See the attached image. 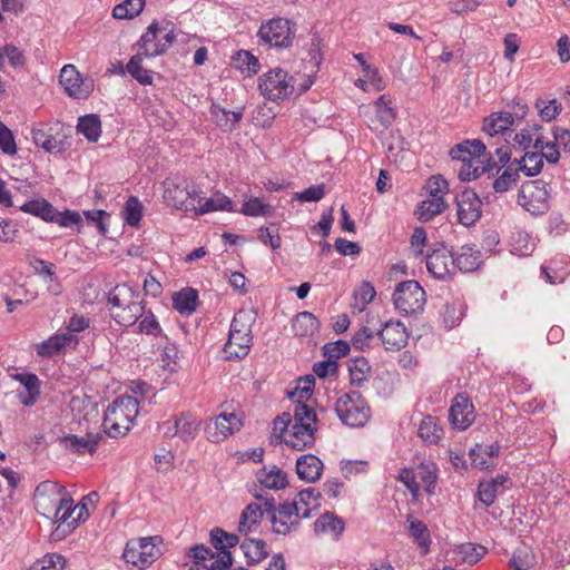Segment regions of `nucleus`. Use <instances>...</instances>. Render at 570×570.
<instances>
[{"label":"nucleus","mask_w":570,"mask_h":570,"mask_svg":"<svg viewBox=\"0 0 570 570\" xmlns=\"http://www.w3.org/2000/svg\"><path fill=\"white\" fill-rule=\"evenodd\" d=\"M558 144L554 141L546 140L543 136H537L534 140V149L542 155L549 164H557L560 159Z\"/></svg>","instance_id":"obj_49"},{"label":"nucleus","mask_w":570,"mask_h":570,"mask_svg":"<svg viewBox=\"0 0 570 570\" xmlns=\"http://www.w3.org/2000/svg\"><path fill=\"white\" fill-rule=\"evenodd\" d=\"M138 321H139V325H138L139 333L146 334V335H151V336H161L163 335V330L160 327V324L150 309L146 311V308L144 307V313L139 317Z\"/></svg>","instance_id":"obj_51"},{"label":"nucleus","mask_w":570,"mask_h":570,"mask_svg":"<svg viewBox=\"0 0 570 570\" xmlns=\"http://www.w3.org/2000/svg\"><path fill=\"white\" fill-rule=\"evenodd\" d=\"M147 58L140 50L134 55L126 66L128 73L141 85L153 83V72L142 67L144 59Z\"/></svg>","instance_id":"obj_38"},{"label":"nucleus","mask_w":570,"mask_h":570,"mask_svg":"<svg viewBox=\"0 0 570 570\" xmlns=\"http://www.w3.org/2000/svg\"><path fill=\"white\" fill-rule=\"evenodd\" d=\"M550 185L543 179L525 181L518 194V204L533 215H540L548 210Z\"/></svg>","instance_id":"obj_10"},{"label":"nucleus","mask_w":570,"mask_h":570,"mask_svg":"<svg viewBox=\"0 0 570 570\" xmlns=\"http://www.w3.org/2000/svg\"><path fill=\"white\" fill-rule=\"evenodd\" d=\"M35 505L37 512L57 523L56 535H60L63 525L72 514V498L63 485L53 481H43L35 491Z\"/></svg>","instance_id":"obj_1"},{"label":"nucleus","mask_w":570,"mask_h":570,"mask_svg":"<svg viewBox=\"0 0 570 570\" xmlns=\"http://www.w3.org/2000/svg\"><path fill=\"white\" fill-rule=\"evenodd\" d=\"M351 382L361 385L367 377L370 365L365 358H355L351 362L350 366Z\"/></svg>","instance_id":"obj_60"},{"label":"nucleus","mask_w":570,"mask_h":570,"mask_svg":"<svg viewBox=\"0 0 570 570\" xmlns=\"http://www.w3.org/2000/svg\"><path fill=\"white\" fill-rule=\"evenodd\" d=\"M323 462L314 454H303L296 460V473L299 479L315 482L321 478Z\"/></svg>","instance_id":"obj_22"},{"label":"nucleus","mask_w":570,"mask_h":570,"mask_svg":"<svg viewBox=\"0 0 570 570\" xmlns=\"http://www.w3.org/2000/svg\"><path fill=\"white\" fill-rule=\"evenodd\" d=\"M145 3L146 0H125L114 8L112 16L116 19H132L142 11Z\"/></svg>","instance_id":"obj_48"},{"label":"nucleus","mask_w":570,"mask_h":570,"mask_svg":"<svg viewBox=\"0 0 570 570\" xmlns=\"http://www.w3.org/2000/svg\"><path fill=\"white\" fill-rule=\"evenodd\" d=\"M458 220L463 226H473L481 217L482 202L473 189L465 188L455 197Z\"/></svg>","instance_id":"obj_16"},{"label":"nucleus","mask_w":570,"mask_h":570,"mask_svg":"<svg viewBox=\"0 0 570 570\" xmlns=\"http://www.w3.org/2000/svg\"><path fill=\"white\" fill-rule=\"evenodd\" d=\"M521 167L520 171H522L525 176L532 177L538 175L543 167L542 155L539 154L534 149V151H525L524 155L520 159H513Z\"/></svg>","instance_id":"obj_45"},{"label":"nucleus","mask_w":570,"mask_h":570,"mask_svg":"<svg viewBox=\"0 0 570 570\" xmlns=\"http://www.w3.org/2000/svg\"><path fill=\"white\" fill-rule=\"evenodd\" d=\"M345 529L342 518L333 512H325L314 522V531L316 534H331L337 540Z\"/></svg>","instance_id":"obj_23"},{"label":"nucleus","mask_w":570,"mask_h":570,"mask_svg":"<svg viewBox=\"0 0 570 570\" xmlns=\"http://www.w3.org/2000/svg\"><path fill=\"white\" fill-rule=\"evenodd\" d=\"M31 134L33 142L38 147L43 148L47 153L59 154L66 149V142L62 139L52 136L45 129L35 128Z\"/></svg>","instance_id":"obj_34"},{"label":"nucleus","mask_w":570,"mask_h":570,"mask_svg":"<svg viewBox=\"0 0 570 570\" xmlns=\"http://www.w3.org/2000/svg\"><path fill=\"white\" fill-rule=\"evenodd\" d=\"M259 43L271 48L286 49L293 45L295 24L283 17L272 18L263 22L257 31Z\"/></svg>","instance_id":"obj_8"},{"label":"nucleus","mask_w":570,"mask_h":570,"mask_svg":"<svg viewBox=\"0 0 570 570\" xmlns=\"http://www.w3.org/2000/svg\"><path fill=\"white\" fill-rule=\"evenodd\" d=\"M110 317L120 326H134L144 313L139 293L127 284L116 285L107 297Z\"/></svg>","instance_id":"obj_2"},{"label":"nucleus","mask_w":570,"mask_h":570,"mask_svg":"<svg viewBox=\"0 0 570 570\" xmlns=\"http://www.w3.org/2000/svg\"><path fill=\"white\" fill-rule=\"evenodd\" d=\"M198 303V293L196 289L187 287L173 296V306L180 314H191L196 311Z\"/></svg>","instance_id":"obj_33"},{"label":"nucleus","mask_w":570,"mask_h":570,"mask_svg":"<svg viewBox=\"0 0 570 570\" xmlns=\"http://www.w3.org/2000/svg\"><path fill=\"white\" fill-rule=\"evenodd\" d=\"M242 425V420L235 413L223 412L216 416L213 424L207 425V439L213 443L220 442L238 431Z\"/></svg>","instance_id":"obj_17"},{"label":"nucleus","mask_w":570,"mask_h":570,"mask_svg":"<svg viewBox=\"0 0 570 570\" xmlns=\"http://www.w3.org/2000/svg\"><path fill=\"white\" fill-rule=\"evenodd\" d=\"M395 307L405 315L423 311L426 302L425 291L413 279L401 282L394 293Z\"/></svg>","instance_id":"obj_11"},{"label":"nucleus","mask_w":570,"mask_h":570,"mask_svg":"<svg viewBox=\"0 0 570 570\" xmlns=\"http://www.w3.org/2000/svg\"><path fill=\"white\" fill-rule=\"evenodd\" d=\"M295 88L294 77L282 68H274L263 73L258 79V89L271 101L288 98Z\"/></svg>","instance_id":"obj_9"},{"label":"nucleus","mask_w":570,"mask_h":570,"mask_svg":"<svg viewBox=\"0 0 570 570\" xmlns=\"http://www.w3.org/2000/svg\"><path fill=\"white\" fill-rule=\"evenodd\" d=\"M215 210L236 212L232 199L222 193H215L198 207H195V213L199 216Z\"/></svg>","instance_id":"obj_37"},{"label":"nucleus","mask_w":570,"mask_h":570,"mask_svg":"<svg viewBox=\"0 0 570 570\" xmlns=\"http://www.w3.org/2000/svg\"><path fill=\"white\" fill-rule=\"evenodd\" d=\"M101 436L99 434L88 433L83 438L73 434L66 435L59 440L60 445L71 453L85 454L95 453Z\"/></svg>","instance_id":"obj_21"},{"label":"nucleus","mask_w":570,"mask_h":570,"mask_svg":"<svg viewBox=\"0 0 570 570\" xmlns=\"http://www.w3.org/2000/svg\"><path fill=\"white\" fill-rule=\"evenodd\" d=\"M245 216H268L272 213V207L268 204L263 203L259 198H250L243 204L239 210Z\"/></svg>","instance_id":"obj_56"},{"label":"nucleus","mask_w":570,"mask_h":570,"mask_svg":"<svg viewBox=\"0 0 570 570\" xmlns=\"http://www.w3.org/2000/svg\"><path fill=\"white\" fill-rule=\"evenodd\" d=\"M77 131L89 141L96 142L101 135V122L97 115H87L78 119Z\"/></svg>","instance_id":"obj_41"},{"label":"nucleus","mask_w":570,"mask_h":570,"mask_svg":"<svg viewBox=\"0 0 570 570\" xmlns=\"http://www.w3.org/2000/svg\"><path fill=\"white\" fill-rule=\"evenodd\" d=\"M446 207L444 198H431L422 200L416 209L417 218L422 222H429L441 214Z\"/></svg>","instance_id":"obj_44"},{"label":"nucleus","mask_w":570,"mask_h":570,"mask_svg":"<svg viewBox=\"0 0 570 570\" xmlns=\"http://www.w3.org/2000/svg\"><path fill=\"white\" fill-rule=\"evenodd\" d=\"M139 413L136 397L122 395L117 397L106 410L104 417L105 432L111 438L125 435Z\"/></svg>","instance_id":"obj_5"},{"label":"nucleus","mask_w":570,"mask_h":570,"mask_svg":"<svg viewBox=\"0 0 570 570\" xmlns=\"http://www.w3.org/2000/svg\"><path fill=\"white\" fill-rule=\"evenodd\" d=\"M513 122L514 116L509 111L492 112L484 118L482 129L489 136H494L507 131Z\"/></svg>","instance_id":"obj_26"},{"label":"nucleus","mask_w":570,"mask_h":570,"mask_svg":"<svg viewBox=\"0 0 570 570\" xmlns=\"http://www.w3.org/2000/svg\"><path fill=\"white\" fill-rule=\"evenodd\" d=\"M374 107L377 120L384 128H387L394 121L396 114L394 109L391 106H389L385 95H382L374 102Z\"/></svg>","instance_id":"obj_55"},{"label":"nucleus","mask_w":570,"mask_h":570,"mask_svg":"<svg viewBox=\"0 0 570 570\" xmlns=\"http://www.w3.org/2000/svg\"><path fill=\"white\" fill-rule=\"evenodd\" d=\"M350 350V344L343 340H338L333 343H327L322 347L323 356L335 362L338 358L346 356Z\"/></svg>","instance_id":"obj_59"},{"label":"nucleus","mask_w":570,"mask_h":570,"mask_svg":"<svg viewBox=\"0 0 570 570\" xmlns=\"http://www.w3.org/2000/svg\"><path fill=\"white\" fill-rule=\"evenodd\" d=\"M199 423L190 413H180L176 416L177 436L184 442L194 440L198 432Z\"/></svg>","instance_id":"obj_40"},{"label":"nucleus","mask_w":570,"mask_h":570,"mask_svg":"<svg viewBox=\"0 0 570 570\" xmlns=\"http://www.w3.org/2000/svg\"><path fill=\"white\" fill-rule=\"evenodd\" d=\"M175 40L176 35L173 22H153L140 38L139 50L146 57L160 56L171 47Z\"/></svg>","instance_id":"obj_7"},{"label":"nucleus","mask_w":570,"mask_h":570,"mask_svg":"<svg viewBox=\"0 0 570 570\" xmlns=\"http://www.w3.org/2000/svg\"><path fill=\"white\" fill-rule=\"evenodd\" d=\"M66 560L60 554H47L41 560H38L31 570H62L65 568Z\"/></svg>","instance_id":"obj_62"},{"label":"nucleus","mask_w":570,"mask_h":570,"mask_svg":"<svg viewBox=\"0 0 570 570\" xmlns=\"http://www.w3.org/2000/svg\"><path fill=\"white\" fill-rule=\"evenodd\" d=\"M317 415L305 403H296L294 407V423L284 438V443L297 451L312 448L315 443L317 430Z\"/></svg>","instance_id":"obj_3"},{"label":"nucleus","mask_w":570,"mask_h":570,"mask_svg":"<svg viewBox=\"0 0 570 570\" xmlns=\"http://www.w3.org/2000/svg\"><path fill=\"white\" fill-rule=\"evenodd\" d=\"M416 475L420 482V489L423 488L429 494H432L436 483L435 470L431 469L429 465L421 464L416 469Z\"/></svg>","instance_id":"obj_61"},{"label":"nucleus","mask_w":570,"mask_h":570,"mask_svg":"<svg viewBox=\"0 0 570 570\" xmlns=\"http://www.w3.org/2000/svg\"><path fill=\"white\" fill-rule=\"evenodd\" d=\"M240 549L248 566H254L268 557L267 544L262 539L247 538L240 543Z\"/></svg>","instance_id":"obj_27"},{"label":"nucleus","mask_w":570,"mask_h":570,"mask_svg":"<svg viewBox=\"0 0 570 570\" xmlns=\"http://www.w3.org/2000/svg\"><path fill=\"white\" fill-rule=\"evenodd\" d=\"M258 482L267 489H284L287 485L286 474L276 465L264 466L257 473Z\"/></svg>","instance_id":"obj_32"},{"label":"nucleus","mask_w":570,"mask_h":570,"mask_svg":"<svg viewBox=\"0 0 570 570\" xmlns=\"http://www.w3.org/2000/svg\"><path fill=\"white\" fill-rule=\"evenodd\" d=\"M59 82L66 94L73 99H87L94 91V80L82 77L73 65H65L60 70Z\"/></svg>","instance_id":"obj_14"},{"label":"nucleus","mask_w":570,"mask_h":570,"mask_svg":"<svg viewBox=\"0 0 570 570\" xmlns=\"http://www.w3.org/2000/svg\"><path fill=\"white\" fill-rule=\"evenodd\" d=\"M452 425L460 430L468 429L474 421V407L468 396L458 394L449 410Z\"/></svg>","instance_id":"obj_19"},{"label":"nucleus","mask_w":570,"mask_h":570,"mask_svg":"<svg viewBox=\"0 0 570 570\" xmlns=\"http://www.w3.org/2000/svg\"><path fill=\"white\" fill-rule=\"evenodd\" d=\"M455 271L463 273L476 271L482 264V253L471 246H462L454 255Z\"/></svg>","instance_id":"obj_24"},{"label":"nucleus","mask_w":570,"mask_h":570,"mask_svg":"<svg viewBox=\"0 0 570 570\" xmlns=\"http://www.w3.org/2000/svg\"><path fill=\"white\" fill-rule=\"evenodd\" d=\"M495 164L492 159L485 160V164H478L476 161L460 163L458 170V177L462 181H471L482 174L488 173L489 178L493 176L492 170Z\"/></svg>","instance_id":"obj_28"},{"label":"nucleus","mask_w":570,"mask_h":570,"mask_svg":"<svg viewBox=\"0 0 570 570\" xmlns=\"http://www.w3.org/2000/svg\"><path fill=\"white\" fill-rule=\"evenodd\" d=\"M533 563L534 557L527 547L518 548L510 560V566L514 570H528Z\"/></svg>","instance_id":"obj_58"},{"label":"nucleus","mask_w":570,"mask_h":570,"mask_svg":"<svg viewBox=\"0 0 570 570\" xmlns=\"http://www.w3.org/2000/svg\"><path fill=\"white\" fill-rule=\"evenodd\" d=\"M450 155L453 160L459 163L476 161L478 164H485V160L492 159L485 153V145L479 139L465 140L455 145L450 150Z\"/></svg>","instance_id":"obj_18"},{"label":"nucleus","mask_w":570,"mask_h":570,"mask_svg":"<svg viewBox=\"0 0 570 570\" xmlns=\"http://www.w3.org/2000/svg\"><path fill=\"white\" fill-rule=\"evenodd\" d=\"M442 323L446 330L456 326L463 316L461 304L445 303L441 311Z\"/></svg>","instance_id":"obj_53"},{"label":"nucleus","mask_w":570,"mask_h":570,"mask_svg":"<svg viewBox=\"0 0 570 570\" xmlns=\"http://www.w3.org/2000/svg\"><path fill=\"white\" fill-rule=\"evenodd\" d=\"M255 320L252 311L240 309L234 315L228 340L224 345L227 360L243 358L248 355L253 343L252 327Z\"/></svg>","instance_id":"obj_4"},{"label":"nucleus","mask_w":570,"mask_h":570,"mask_svg":"<svg viewBox=\"0 0 570 570\" xmlns=\"http://www.w3.org/2000/svg\"><path fill=\"white\" fill-rule=\"evenodd\" d=\"M210 115L224 131L234 130L243 118L242 111H229L217 104L210 106Z\"/></svg>","instance_id":"obj_29"},{"label":"nucleus","mask_w":570,"mask_h":570,"mask_svg":"<svg viewBox=\"0 0 570 570\" xmlns=\"http://www.w3.org/2000/svg\"><path fill=\"white\" fill-rule=\"evenodd\" d=\"M186 556L193 560L190 570L197 569V567L206 560L215 558V552L204 544H195L187 550Z\"/></svg>","instance_id":"obj_57"},{"label":"nucleus","mask_w":570,"mask_h":570,"mask_svg":"<svg viewBox=\"0 0 570 570\" xmlns=\"http://www.w3.org/2000/svg\"><path fill=\"white\" fill-rule=\"evenodd\" d=\"M520 166L512 160L503 167L500 175L492 183L495 193H505L517 186L520 178Z\"/></svg>","instance_id":"obj_25"},{"label":"nucleus","mask_w":570,"mask_h":570,"mask_svg":"<svg viewBox=\"0 0 570 570\" xmlns=\"http://www.w3.org/2000/svg\"><path fill=\"white\" fill-rule=\"evenodd\" d=\"M72 514L70 519L61 525L59 538L69 534L80 522L86 521L90 515V509L82 499L78 504L72 503Z\"/></svg>","instance_id":"obj_47"},{"label":"nucleus","mask_w":570,"mask_h":570,"mask_svg":"<svg viewBox=\"0 0 570 570\" xmlns=\"http://www.w3.org/2000/svg\"><path fill=\"white\" fill-rule=\"evenodd\" d=\"M188 186H181L174 181L165 183L164 198L166 203L176 209H187L186 200L188 199Z\"/></svg>","instance_id":"obj_35"},{"label":"nucleus","mask_w":570,"mask_h":570,"mask_svg":"<svg viewBox=\"0 0 570 570\" xmlns=\"http://www.w3.org/2000/svg\"><path fill=\"white\" fill-rule=\"evenodd\" d=\"M511 253L522 256H529L535 248V242L530 234L524 230H517L510 237Z\"/></svg>","instance_id":"obj_39"},{"label":"nucleus","mask_w":570,"mask_h":570,"mask_svg":"<svg viewBox=\"0 0 570 570\" xmlns=\"http://www.w3.org/2000/svg\"><path fill=\"white\" fill-rule=\"evenodd\" d=\"M239 538L235 533H228L220 528H214L210 530V543L219 551L220 554L224 552H230L228 549L234 548L238 544Z\"/></svg>","instance_id":"obj_43"},{"label":"nucleus","mask_w":570,"mask_h":570,"mask_svg":"<svg viewBox=\"0 0 570 570\" xmlns=\"http://www.w3.org/2000/svg\"><path fill=\"white\" fill-rule=\"evenodd\" d=\"M124 217L129 226L136 227L139 225L142 217V205L135 196H130L124 207Z\"/></svg>","instance_id":"obj_52"},{"label":"nucleus","mask_w":570,"mask_h":570,"mask_svg":"<svg viewBox=\"0 0 570 570\" xmlns=\"http://www.w3.org/2000/svg\"><path fill=\"white\" fill-rule=\"evenodd\" d=\"M76 343L77 338L71 333L56 334L38 346V354L41 356H52L59 353L63 347Z\"/></svg>","instance_id":"obj_30"},{"label":"nucleus","mask_w":570,"mask_h":570,"mask_svg":"<svg viewBox=\"0 0 570 570\" xmlns=\"http://www.w3.org/2000/svg\"><path fill=\"white\" fill-rule=\"evenodd\" d=\"M426 268L436 279H451L455 273L454 254L444 244H438L426 256Z\"/></svg>","instance_id":"obj_15"},{"label":"nucleus","mask_w":570,"mask_h":570,"mask_svg":"<svg viewBox=\"0 0 570 570\" xmlns=\"http://www.w3.org/2000/svg\"><path fill=\"white\" fill-rule=\"evenodd\" d=\"M263 505L254 502L249 503L242 512L238 522V532L247 534L253 528L258 525L263 519Z\"/></svg>","instance_id":"obj_31"},{"label":"nucleus","mask_w":570,"mask_h":570,"mask_svg":"<svg viewBox=\"0 0 570 570\" xmlns=\"http://www.w3.org/2000/svg\"><path fill=\"white\" fill-rule=\"evenodd\" d=\"M311 509H302L297 502L285 503L271 515L273 531L277 534L286 535L296 530L301 518H309Z\"/></svg>","instance_id":"obj_13"},{"label":"nucleus","mask_w":570,"mask_h":570,"mask_svg":"<svg viewBox=\"0 0 570 570\" xmlns=\"http://www.w3.org/2000/svg\"><path fill=\"white\" fill-rule=\"evenodd\" d=\"M425 188L429 197L443 198L449 190V184L441 175H435L426 181Z\"/></svg>","instance_id":"obj_63"},{"label":"nucleus","mask_w":570,"mask_h":570,"mask_svg":"<svg viewBox=\"0 0 570 570\" xmlns=\"http://www.w3.org/2000/svg\"><path fill=\"white\" fill-rule=\"evenodd\" d=\"M443 434L442 428L436 423L433 416H425L417 429V435L426 443L436 444Z\"/></svg>","instance_id":"obj_46"},{"label":"nucleus","mask_w":570,"mask_h":570,"mask_svg":"<svg viewBox=\"0 0 570 570\" xmlns=\"http://www.w3.org/2000/svg\"><path fill=\"white\" fill-rule=\"evenodd\" d=\"M335 412L343 424L351 428H361L370 420L371 410L357 391H351L338 397Z\"/></svg>","instance_id":"obj_6"},{"label":"nucleus","mask_w":570,"mask_h":570,"mask_svg":"<svg viewBox=\"0 0 570 570\" xmlns=\"http://www.w3.org/2000/svg\"><path fill=\"white\" fill-rule=\"evenodd\" d=\"M377 334L385 350L400 351L407 344L409 334L405 326L400 321L386 322Z\"/></svg>","instance_id":"obj_20"},{"label":"nucleus","mask_w":570,"mask_h":570,"mask_svg":"<svg viewBox=\"0 0 570 570\" xmlns=\"http://www.w3.org/2000/svg\"><path fill=\"white\" fill-rule=\"evenodd\" d=\"M320 327L318 320L309 312L298 313L292 323L293 332L298 337L313 335Z\"/></svg>","instance_id":"obj_36"},{"label":"nucleus","mask_w":570,"mask_h":570,"mask_svg":"<svg viewBox=\"0 0 570 570\" xmlns=\"http://www.w3.org/2000/svg\"><path fill=\"white\" fill-rule=\"evenodd\" d=\"M234 61L242 72H247L248 75L257 73L261 68L258 59L247 50L237 51Z\"/></svg>","instance_id":"obj_50"},{"label":"nucleus","mask_w":570,"mask_h":570,"mask_svg":"<svg viewBox=\"0 0 570 570\" xmlns=\"http://www.w3.org/2000/svg\"><path fill=\"white\" fill-rule=\"evenodd\" d=\"M409 531L419 547L426 552L431 542L428 527L422 521L414 520L410 522Z\"/></svg>","instance_id":"obj_54"},{"label":"nucleus","mask_w":570,"mask_h":570,"mask_svg":"<svg viewBox=\"0 0 570 570\" xmlns=\"http://www.w3.org/2000/svg\"><path fill=\"white\" fill-rule=\"evenodd\" d=\"M20 210L40 217L46 222H53L55 207L46 199H32L21 205Z\"/></svg>","instance_id":"obj_42"},{"label":"nucleus","mask_w":570,"mask_h":570,"mask_svg":"<svg viewBox=\"0 0 570 570\" xmlns=\"http://www.w3.org/2000/svg\"><path fill=\"white\" fill-rule=\"evenodd\" d=\"M159 541V537L155 535L140 538L137 542L127 543L122 558L127 563L144 570L159 557V550L156 548Z\"/></svg>","instance_id":"obj_12"},{"label":"nucleus","mask_w":570,"mask_h":570,"mask_svg":"<svg viewBox=\"0 0 570 570\" xmlns=\"http://www.w3.org/2000/svg\"><path fill=\"white\" fill-rule=\"evenodd\" d=\"M540 116L550 121L561 111V104L557 99H552L549 101L539 99L535 104Z\"/></svg>","instance_id":"obj_64"}]
</instances>
